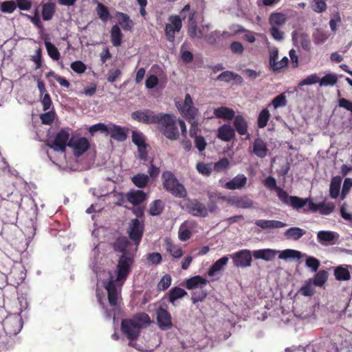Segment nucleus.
Wrapping results in <instances>:
<instances>
[{"label":"nucleus","mask_w":352,"mask_h":352,"mask_svg":"<svg viewBox=\"0 0 352 352\" xmlns=\"http://www.w3.org/2000/svg\"><path fill=\"white\" fill-rule=\"evenodd\" d=\"M111 245L115 252L121 254L116 265V281L125 280L134 265L138 247L131 250V243L123 236L116 238Z\"/></svg>","instance_id":"f257e3e1"},{"label":"nucleus","mask_w":352,"mask_h":352,"mask_svg":"<svg viewBox=\"0 0 352 352\" xmlns=\"http://www.w3.org/2000/svg\"><path fill=\"white\" fill-rule=\"evenodd\" d=\"M177 118L173 114L160 113L158 126L160 131L168 140H176L179 133L176 125Z\"/></svg>","instance_id":"f03ea898"},{"label":"nucleus","mask_w":352,"mask_h":352,"mask_svg":"<svg viewBox=\"0 0 352 352\" xmlns=\"http://www.w3.org/2000/svg\"><path fill=\"white\" fill-rule=\"evenodd\" d=\"M264 185L270 190H274L278 199L283 204L292 208H298L300 205L302 206V200L301 197L289 195L285 190L277 186L276 181L273 177H267L264 181Z\"/></svg>","instance_id":"7ed1b4c3"},{"label":"nucleus","mask_w":352,"mask_h":352,"mask_svg":"<svg viewBox=\"0 0 352 352\" xmlns=\"http://www.w3.org/2000/svg\"><path fill=\"white\" fill-rule=\"evenodd\" d=\"M162 179L164 188L173 196L177 198H185L187 196L186 188L171 171L163 172Z\"/></svg>","instance_id":"20e7f679"},{"label":"nucleus","mask_w":352,"mask_h":352,"mask_svg":"<svg viewBox=\"0 0 352 352\" xmlns=\"http://www.w3.org/2000/svg\"><path fill=\"white\" fill-rule=\"evenodd\" d=\"M301 199L302 200V206L300 205L298 208H293L294 209L298 210L303 208L305 212H316L318 211L320 214L329 215L334 211L336 208L333 202L322 201L319 204H315L310 198H301Z\"/></svg>","instance_id":"39448f33"},{"label":"nucleus","mask_w":352,"mask_h":352,"mask_svg":"<svg viewBox=\"0 0 352 352\" xmlns=\"http://www.w3.org/2000/svg\"><path fill=\"white\" fill-rule=\"evenodd\" d=\"M72 129L69 127L61 129L56 135L54 140L46 141V146L54 151L64 153L69 146V135Z\"/></svg>","instance_id":"423d86ee"},{"label":"nucleus","mask_w":352,"mask_h":352,"mask_svg":"<svg viewBox=\"0 0 352 352\" xmlns=\"http://www.w3.org/2000/svg\"><path fill=\"white\" fill-rule=\"evenodd\" d=\"M141 328L142 324L133 319H123L121 322V330L130 340L138 339Z\"/></svg>","instance_id":"0eeeda50"},{"label":"nucleus","mask_w":352,"mask_h":352,"mask_svg":"<svg viewBox=\"0 0 352 352\" xmlns=\"http://www.w3.org/2000/svg\"><path fill=\"white\" fill-rule=\"evenodd\" d=\"M168 20L170 23H166L164 28L166 38L169 42H174L175 32H179L182 27V19L178 15H171Z\"/></svg>","instance_id":"6e6552de"},{"label":"nucleus","mask_w":352,"mask_h":352,"mask_svg":"<svg viewBox=\"0 0 352 352\" xmlns=\"http://www.w3.org/2000/svg\"><path fill=\"white\" fill-rule=\"evenodd\" d=\"M159 113H155L148 109H144L135 111L131 113V118L140 123L151 124H156L158 122Z\"/></svg>","instance_id":"1a4fd4ad"},{"label":"nucleus","mask_w":352,"mask_h":352,"mask_svg":"<svg viewBox=\"0 0 352 352\" xmlns=\"http://www.w3.org/2000/svg\"><path fill=\"white\" fill-rule=\"evenodd\" d=\"M144 230L143 221H140L138 218L131 220L128 229L129 236L138 248L143 236Z\"/></svg>","instance_id":"9d476101"},{"label":"nucleus","mask_w":352,"mask_h":352,"mask_svg":"<svg viewBox=\"0 0 352 352\" xmlns=\"http://www.w3.org/2000/svg\"><path fill=\"white\" fill-rule=\"evenodd\" d=\"M185 205L187 212L194 217H206L208 214V209L205 204L197 199H188Z\"/></svg>","instance_id":"9b49d317"},{"label":"nucleus","mask_w":352,"mask_h":352,"mask_svg":"<svg viewBox=\"0 0 352 352\" xmlns=\"http://www.w3.org/2000/svg\"><path fill=\"white\" fill-rule=\"evenodd\" d=\"M3 326L6 334L14 336L19 333L22 329V320L16 316H10L3 320Z\"/></svg>","instance_id":"f8f14e48"},{"label":"nucleus","mask_w":352,"mask_h":352,"mask_svg":"<svg viewBox=\"0 0 352 352\" xmlns=\"http://www.w3.org/2000/svg\"><path fill=\"white\" fill-rule=\"evenodd\" d=\"M69 147L74 149L75 156L80 157L89 148L90 143L86 138L76 139L72 137L69 141Z\"/></svg>","instance_id":"ddd939ff"},{"label":"nucleus","mask_w":352,"mask_h":352,"mask_svg":"<svg viewBox=\"0 0 352 352\" xmlns=\"http://www.w3.org/2000/svg\"><path fill=\"white\" fill-rule=\"evenodd\" d=\"M156 319L158 327L162 330H168L172 328V317L170 314L162 307L156 310Z\"/></svg>","instance_id":"4468645a"},{"label":"nucleus","mask_w":352,"mask_h":352,"mask_svg":"<svg viewBox=\"0 0 352 352\" xmlns=\"http://www.w3.org/2000/svg\"><path fill=\"white\" fill-rule=\"evenodd\" d=\"M234 265L236 267H247L251 265L252 259L249 250H243L231 255Z\"/></svg>","instance_id":"2eb2a0df"},{"label":"nucleus","mask_w":352,"mask_h":352,"mask_svg":"<svg viewBox=\"0 0 352 352\" xmlns=\"http://www.w3.org/2000/svg\"><path fill=\"white\" fill-rule=\"evenodd\" d=\"M195 18V12L190 13L188 16V25L187 29V32L188 36L191 38H201L204 36V30L205 29L209 30L210 25H206L203 27V30L199 29L197 28V22L194 20Z\"/></svg>","instance_id":"dca6fc26"},{"label":"nucleus","mask_w":352,"mask_h":352,"mask_svg":"<svg viewBox=\"0 0 352 352\" xmlns=\"http://www.w3.org/2000/svg\"><path fill=\"white\" fill-rule=\"evenodd\" d=\"M104 288L107 291L109 303L111 307L118 305V300L120 294L119 293L114 280H109L104 284Z\"/></svg>","instance_id":"f3484780"},{"label":"nucleus","mask_w":352,"mask_h":352,"mask_svg":"<svg viewBox=\"0 0 352 352\" xmlns=\"http://www.w3.org/2000/svg\"><path fill=\"white\" fill-rule=\"evenodd\" d=\"M118 142H124L127 138V134L124 128L115 124H109L108 135Z\"/></svg>","instance_id":"a211bd4d"},{"label":"nucleus","mask_w":352,"mask_h":352,"mask_svg":"<svg viewBox=\"0 0 352 352\" xmlns=\"http://www.w3.org/2000/svg\"><path fill=\"white\" fill-rule=\"evenodd\" d=\"M248 179L243 174H239L226 183L224 188L228 190H240L245 187Z\"/></svg>","instance_id":"6ab92c4d"},{"label":"nucleus","mask_w":352,"mask_h":352,"mask_svg":"<svg viewBox=\"0 0 352 352\" xmlns=\"http://www.w3.org/2000/svg\"><path fill=\"white\" fill-rule=\"evenodd\" d=\"M217 138L223 141L229 142L235 136V130L228 124H224L217 130Z\"/></svg>","instance_id":"aec40b11"},{"label":"nucleus","mask_w":352,"mask_h":352,"mask_svg":"<svg viewBox=\"0 0 352 352\" xmlns=\"http://www.w3.org/2000/svg\"><path fill=\"white\" fill-rule=\"evenodd\" d=\"M253 151L254 155L259 158H264L267 154V147L266 142L261 138H257L253 142Z\"/></svg>","instance_id":"412c9836"},{"label":"nucleus","mask_w":352,"mask_h":352,"mask_svg":"<svg viewBox=\"0 0 352 352\" xmlns=\"http://www.w3.org/2000/svg\"><path fill=\"white\" fill-rule=\"evenodd\" d=\"M217 80L225 82L234 81L238 85H241L243 81V78L239 74L232 71L223 72L217 77Z\"/></svg>","instance_id":"4be33fe9"},{"label":"nucleus","mask_w":352,"mask_h":352,"mask_svg":"<svg viewBox=\"0 0 352 352\" xmlns=\"http://www.w3.org/2000/svg\"><path fill=\"white\" fill-rule=\"evenodd\" d=\"M127 201L133 206H138L145 201L146 194L141 190H132L126 195Z\"/></svg>","instance_id":"5701e85b"},{"label":"nucleus","mask_w":352,"mask_h":352,"mask_svg":"<svg viewBox=\"0 0 352 352\" xmlns=\"http://www.w3.org/2000/svg\"><path fill=\"white\" fill-rule=\"evenodd\" d=\"M278 252L272 249H262L253 252L252 255L256 259H263L266 261H272Z\"/></svg>","instance_id":"b1692460"},{"label":"nucleus","mask_w":352,"mask_h":352,"mask_svg":"<svg viewBox=\"0 0 352 352\" xmlns=\"http://www.w3.org/2000/svg\"><path fill=\"white\" fill-rule=\"evenodd\" d=\"M255 224L262 229L281 228L287 226L285 223H283L278 220L267 219L256 220L255 221Z\"/></svg>","instance_id":"393cba45"},{"label":"nucleus","mask_w":352,"mask_h":352,"mask_svg":"<svg viewBox=\"0 0 352 352\" xmlns=\"http://www.w3.org/2000/svg\"><path fill=\"white\" fill-rule=\"evenodd\" d=\"M213 114L217 118H221L226 120H231L235 116L234 111L227 107H221L214 109Z\"/></svg>","instance_id":"a878e982"},{"label":"nucleus","mask_w":352,"mask_h":352,"mask_svg":"<svg viewBox=\"0 0 352 352\" xmlns=\"http://www.w3.org/2000/svg\"><path fill=\"white\" fill-rule=\"evenodd\" d=\"M338 234L333 231L321 230L317 233V239L319 243L322 245L333 244L334 239Z\"/></svg>","instance_id":"bb28decb"},{"label":"nucleus","mask_w":352,"mask_h":352,"mask_svg":"<svg viewBox=\"0 0 352 352\" xmlns=\"http://www.w3.org/2000/svg\"><path fill=\"white\" fill-rule=\"evenodd\" d=\"M234 126L237 133L241 135H248L246 139L249 138V134L248 133V123L245 119L241 115L234 116Z\"/></svg>","instance_id":"cd10ccee"},{"label":"nucleus","mask_w":352,"mask_h":352,"mask_svg":"<svg viewBox=\"0 0 352 352\" xmlns=\"http://www.w3.org/2000/svg\"><path fill=\"white\" fill-rule=\"evenodd\" d=\"M116 16L118 19L119 24L124 30H132L134 23L127 14L121 12H116Z\"/></svg>","instance_id":"c85d7f7f"},{"label":"nucleus","mask_w":352,"mask_h":352,"mask_svg":"<svg viewBox=\"0 0 352 352\" xmlns=\"http://www.w3.org/2000/svg\"><path fill=\"white\" fill-rule=\"evenodd\" d=\"M123 34L118 24L113 25L110 31V38L114 47H120L122 42Z\"/></svg>","instance_id":"c756f323"},{"label":"nucleus","mask_w":352,"mask_h":352,"mask_svg":"<svg viewBox=\"0 0 352 352\" xmlns=\"http://www.w3.org/2000/svg\"><path fill=\"white\" fill-rule=\"evenodd\" d=\"M166 250L173 258H179L183 256V250L180 245L175 244L171 239H166L165 241Z\"/></svg>","instance_id":"7c9ffc66"},{"label":"nucleus","mask_w":352,"mask_h":352,"mask_svg":"<svg viewBox=\"0 0 352 352\" xmlns=\"http://www.w3.org/2000/svg\"><path fill=\"white\" fill-rule=\"evenodd\" d=\"M208 283L207 279L197 275L188 278L186 282V287L188 289H193L199 285L203 287V286H206Z\"/></svg>","instance_id":"2f4dec72"},{"label":"nucleus","mask_w":352,"mask_h":352,"mask_svg":"<svg viewBox=\"0 0 352 352\" xmlns=\"http://www.w3.org/2000/svg\"><path fill=\"white\" fill-rule=\"evenodd\" d=\"M56 12V5L52 2H47L42 5V17L44 21L51 20Z\"/></svg>","instance_id":"473e14b6"},{"label":"nucleus","mask_w":352,"mask_h":352,"mask_svg":"<svg viewBox=\"0 0 352 352\" xmlns=\"http://www.w3.org/2000/svg\"><path fill=\"white\" fill-rule=\"evenodd\" d=\"M286 21V15L281 12H272L269 18V23L272 27L283 25Z\"/></svg>","instance_id":"72a5a7b5"},{"label":"nucleus","mask_w":352,"mask_h":352,"mask_svg":"<svg viewBox=\"0 0 352 352\" xmlns=\"http://www.w3.org/2000/svg\"><path fill=\"white\" fill-rule=\"evenodd\" d=\"M306 231L298 227H292L287 229L284 234L287 239H292L297 241L300 239L303 235H305Z\"/></svg>","instance_id":"f704fd0d"},{"label":"nucleus","mask_w":352,"mask_h":352,"mask_svg":"<svg viewBox=\"0 0 352 352\" xmlns=\"http://www.w3.org/2000/svg\"><path fill=\"white\" fill-rule=\"evenodd\" d=\"M228 256H223L221 258L216 261L210 267L208 274L210 276H214L215 274L223 269L224 266L228 262Z\"/></svg>","instance_id":"c9c22d12"},{"label":"nucleus","mask_w":352,"mask_h":352,"mask_svg":"<svg viewBox=\"0 0 352 352\" xmlns=\"http://www.w3.org/2000/svg\"><path fill=\"white\" fill-rule=\"evenodd\" d=\"M342 178L339 176L333 177L331 179L329 188V195L332 199H336L340 190Z\"/></svg>","instance_id":"e433bc0d"},{"label":"nucleus","mask_w":352,"mask_h":352,"mask_svg":"<svg viewBox=\"0 0 352 352\" xmlns=\"http://www.w3.org/2000/svg\"><path fill=\"white\" fill-rule=\"evenodd\" d=\"M328 278V272L326 270H320L318 272L313 278L309 280L312 282L314 285L317 287H322L327 282Z\"/></svg>","instance_id":"4c0bfd02"},{"label":"nucleus","mask_w":352,"mask_h":352,"mask_svg":"<svg viewBox=\"0 0 352 352\" xmlns=\"http://www.w3.org/2000/svg\"><path fill=\"white\" fill-rule=\"evenodd\" d=\"M164 208V204L160 199L152 201L149 205V214L151 216H157L162 214Z\"/></svg>","instance_id":"58836bf2"},{"label":"nucleus","mask_w":352,"mask_h":352,"mask_svg":"<svg viewBox=\"0 0 352 352\" xmlns=\"http://www.w3.org/2000/svg\"><path fill=\"white\" fill-rule=\"evenodd\" d=\"M177 107L179 109L181 110L182 113L188 120V122L197 120L196 119V115L198 112V109L197 108H195V107H190L189 108L179 107V106Z\"/></svg>","instance_id":"ea45409f"},{"label":"nucleus","mask_w":352,"mask_h":352,"mask_svg":"<svg viewBox=\"0 0 352 352\" xmlns=\"http://www.w3.org/2000/svg\"><path fill=\"white\" fill-rule=\"evenodd\" d=\"M334 276L338 280H349L351 278V274L348 269L342 266L337 267L334 270Z\"/></svg>","instance_id":"a19ab883"},{"label":"nucleus","mask_w":352,"mask_h":352,"mask_svg":"<svg viewBox=\"0 0 352 352\" xmlns=\"http://www.w3.org/2000/svg\"><path fill=\"white\" fill-rule=\"evenodd\" d=\"M96 10L98 17L103 22H106L110 19L111 15L108 8L102 3H98Z\"/></svg>","instance_id":"79ce46f5"},{"label":"nucleus","mask_w":352,"mask_h":352,"mask_svg":"<svg viewBox=\"0 0 352 352\" xmlns=\"http://www.w3.org/2000/svg\"><path fill=\"white\" fill-rule=\"evenodd\" d=\"M293 38L296 39L300 43L303 50L307 52H309L311 49V42L309 35L306 33H300L297 35L296 38L294 36L293 33Z\"/></svg>","instance_id":"37998d69"},{"label":"nucleus","mask_w":352,"mask_h":352,"mask_svg":"<svg viewBox=\"0 0 352 352\" xmlns=\"http://www.w3.org/2000/svg\"><path fill=\"white\" fill-rule=\"evenodd\" d=\"M186 295H187V292L184 289L175 287L169 292V301L171 303H174L176 300L181 298Z\"/></svg>","instance_id":"c03bdc74"},{"label":"nucleus","mask_w":352,"mask_h":352,"mask_svg":"<svg viewBox=\"0 0 352 352\" xmlns=\"http://www.w3.org/2000/svg\"><path fill=\"white\" fill-rule=\"evenodd\" d=\"M45 45L49 56L54 60H58L60 58V54L57 47L50 41H45Z\"/></svg>","instance_id":"a18cd8bd"},{"label":"nucleus","mask_w":352,"mask_h":352,"mask_svg":"<svg viewBox=\"0 0 352 352\" xmlns=\"http://www.w3.org/2000/svg\"><path fill=\"white\" fill-rule=\"evenodd\" d=\"M149 178L147 175L139 173L132 177L134 185L138 188H144L148 183Z\"/></svg>","instance_id":"49530a36"},{"label":"nucleus","mask_w":352,"mask_h":352,"mask_svg":"<svg viewBox=\"0 0 352 352\" xmlns=\"http://www.w3.org/2000/svg\"><path fill=\"white\" fill-rule=\"evenodd\" d=\"M270 118V114L269 111L267 109H263L258 117L257 124L258 126L261 129L264 128L267 126L269 119Z\"/></svg>","instance_id":"de8ad7c7"},{"label":"nucleus","mask_w":352,"mask_h":352,"mask_svg":"<svg viewBox=\"0 0 352 352\" xmlns=\"http://www.w3.org/2000/svg\"><path fill=\"white\" fill-rule=\"evenodd\" d=\"M100 132L104 133L105 135H108L109 124L106 125L104 123L100 122L91 126L89 129V132L91 135H94L96 132Z\"/></svg>","instance_id":"09e8293b"},{"label":"nucleus","mask_w":352,"mask_h":352,"mask_svg":"<svg viewBox=\"0 0 352 352\" xmlns=\"http://www.w3.org/2000/svg\"><path fill=\"white\" fill-rule=\"evenodd\" d=\"M314 284L309 279L305 283V284L299 289V293L304 296H311L314 294V288L313 287Z\"/></svg>","instance_id":"8fccbe9b"},{"label":"nucleus","mask_w":352,"mask_h":352,"mask_svg":"<svg viewBox=\"0 0 352 352\" xmlns=\"http://www.w3.org/2000/svg\"><path fill=\"white\" fill-rule=\"evenodd\" d=\"M338 81L335 74H327L319 80L320 86L334 85Z\"/></svg>","instance_id":"3c124183"},{"label":"nucleus","mask_w":352,"mask_h":352,"mask_svg":"<svg viewBox=\"0 0 352 352\" xmlns=\"http://www.w3.org/2000/svg\"><path fill=\"white\" fill-rule=\"evenodd\" d=\"M236 207L239 208H250L252 206V201L246 195L237 196Z\"/></svg>","instance_id":"603ef678"},{"label":"nucleus","mask_w":352,"mask_h":352,"mask_svg":"<svg viewBox=\"0 0 352 352\" xmlns=\"http://www.w3.org/2000/svg\"><path fill=\"white\" fill-rule=\"evenodd\" d=\"M326 0H313L311 3V9L318 13H321L327 10Z\"/></svg>","instance_id":"864d4df0"},{"label":"nucleus","mask_w":352,"mask_h":352,"mask_svg":"<svg viewBox=\"0 0 352 352\" xmlns=\"http://www.w3.org/2000/svg\"><path fill=\"white\" fill-rule=\"evenodd\" d=\"M56 113L54 111H47L40 115V119L43 124L50 125L52 124L55 119Z\"/></svg>","instance_id":"5fc2aeb1"},{"label":"nucleus","mask_w":352,"mask_h":352,"mask_svg":"<svg viewBox=\"0 0 352 352\" xmlns=\"http://www.w3.org/2000/svg\"><path fill=\"white\" fill-rule=\"evenodd\" d=\"M300 257V252H298L297 250H290V249H287V250H285L282 251L278 256V258L280 259H287V258H299Z\"/></svg>","instance_id":"6e6d98bb"},{"label":"nucleus","mask_w":352,"mask_h":352,"mask_svg":"<svg viewBox=\"0 0 352 352\" xmlns=\"http://www.w3.org/2000/svg\"><path fill=\"white\" fill-rule=\"evenodd\" d=\"M0 8L3 13H12L16 8L14 1H6L1 3Z\"/></svg>","instance_id":"4d7b16f0"},{"label":"nucleus","mask_w":352,"mask_h":352,"mask_svg":"<svg viewBox=\"0 0 352 352\" xmlns=\"http://www.w3.org/2000/svg\"><path fill=\"white\" fill-rule=\"evenodd\" d=\"M179 239L182 241H188L192 236V232L184 223L182 224L178 231Z\"/></svg>","instance_id":"13d9d810"},{"label":"nucleus","mask_w":352,"mask_h":352,"mask_svg":"<svg viewBox=\"0 0 352 352\" xmlns=\"http://www.w3.org/2000/svg\"><path fill=\"white\" fill-rule=\"evenodd\" d=\"M229 166L230 161L226 157H223L214 163V169L215 171L219 173L226 170Z\"/></svg>","instance_id":"bf43d9fd"},{"label":"nucleus","mask_w":352,"mask_h":352,"mask_svg":"<svg viewBox=\"0 0 352 352\" xmlns=\"http://www.w3.org/2000/svg\"><path fill=\"white\" fill-rule=\"evenodd\" d=\"M171 284V276L169 274H165L162 276L157 284V289L161 291L166 290Z\"/></svg>","instance_id":"052dcab7"},{"label":"nucleus","mask_w":352,"mask_h":352,"mask_svg":"<svg viewBox=\"0 0 352 352\" xmlns=\"http://www.w3.org/2000/svg\"><path fill=\"white\" fill-rule=\"evenodd\" d=\"M319 80H320V78L318 76V75L316 74H313L308 76L307 77H306L301 81H300V82L298 83V86L302 87L304 85H313V84L319 82Z\"/></svg>","instance_id":"680f3d73"},{"label":"nucleus","mask_w":352,"mask_h":352,"mask_svg":"<svg viewBox=\"0 0 352 352\" xmlns=\"http://www.w3.org/2000/svg\"><path fill=\"white\" fill-rule=\"evenodd\" d=\"M72 69L77 74H81L87 69V65L81 60H76L71 63Z\"/></svg>","instance_id":"e2e57ef3"},{"label":"nucleus","mask_w":352,"mask_h":352,"mask_svg":"<svg viewBox=\"0 0 352 352\" xmlns=\"http://www.w3.org/2000/svg\"><path fill=\"white\" fill-rule=\"evenodd\" d=\"M132 142L137 146H141L146 144L145 138L142 133L138 131H133L132 133Z\"/></svg>","instance_id":"0e129e2a"},{"label":"nucleus","mask_w":352,"mask_h":352,"mask_svg":"<svg viewBox=\"0 0 352 352\" xmlns=\"http://www.w3.org/2000/svg\"><path fill=\"white\" fill-rule=\"evenodd\" d=\"M146 259L151 264L157 265L162 261V256L159 252H152L146 255Z\"/></svg>","instance_id":"69168bd1"},{"label":"nucleus","mask_w":352,"mask_h":352,"mask_svg":"<svg viewBox=\"0 0 352 352\" xmlns=\"http://www.w3.org/2000/svg\"><path fill=\"white\" fill-rule=\"evenodd\" d=\"M306 265L311 270L312 272H317L319 266L320 261L315 257L309 256L306 259L305 261Z\"/></svg>","instance_id":"338daca9"},{"label":"nucleus","mask_w":352,"mask_h":352,"mask_svg":"<svg viewBox=\"0 0 352 352\" xmlns=\"http://www.w3.org/2000/svg\"><path fill=\"white\" fill-rule=\"evenodd\" d=\"M272 103L275 109L285 107L287 104L286 96L284 94H280L274 98Z\"/></svg>","instance_id":"774afa93"}]
</instances>
